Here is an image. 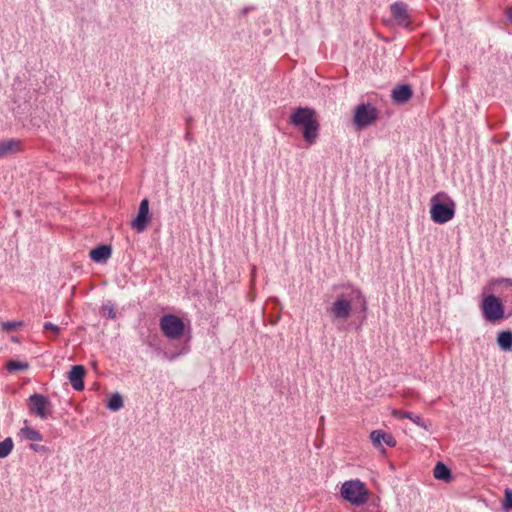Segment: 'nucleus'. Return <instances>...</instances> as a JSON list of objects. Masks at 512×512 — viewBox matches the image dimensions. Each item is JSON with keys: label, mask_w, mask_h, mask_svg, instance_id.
Wrapping results in <instances>:
<instances>
[{"label": "nucleus", "mask_w": 512, "mask_h": 512, "mask_svg": "<svg viewBox=\"0 0 512 512\" xmlns=\"http://www.w3.org/2000/svg\"><path fill=\"white\" fill-rule=\"evenodd\" d=\"M30 449L35 452H45L47 450L45 446L39 444H31Z\"/></svg>", "instance_id": "cd10ccee"}, {"label": "nucleus", "mask_w": 512, "mask_h": 512, "mask_svg": "<svg viewBox=\"0 0 512 512\" xmlns=\"http://www.w3.org/2000/svg\"><path fill=\"white\" fill-rule=\"evenodd\" d=\"M391 13L398 25L408 27L411 23L408 6L403 2H396L391 6Z\"/></svg>", "instance_id": "9d476101"}, {"label": "nucleus", "mask_w": 512, "mask_h": 512, "mask_svg": "<svg viewBox=\"0 0 512 512\" xmlns=\"http://www.w3.org/2000/svg\"><path fill=\"white\" fill-rule=\"evenodd\" d=\"M497 344L503 351H512V331L505 330L498 333Z\"/></svg>", "instance_id": "a211bd4d"}, {"label": "nucleus", "mask_w": 512, "mask_h": 512, "mask_svg": "<svg viewBox=\"0 0 512 512\" xmlns=\"http://www.w3.org/2000/svg\"><path fill=\"white\" fill-rule=\"evenodd\" d=\"M508 19L512 23V10L508 12Z\"/></svg>", "instance_id": "7c9ffc66"}, {"label": "nucleus", "mask_w": 512, "mask_h": 512, "mask_svg": "<svg viewBox=\"0 0 512 512\" xmlns=\"http://www.w3.org/2000/svg\"><path fill=\"white\" fill-rule=\"evenodd\" d=\"M338 291L334 300L326 308V313L333 324L340 328L358 308L365 312L367 300L360 288L352 284H343L333 287Z\"/></svg>", "instance_id": "f257e3e1"}, {"label": "nucleus", "mask_w": 512, "mask_h": 512, "mask_svg": "<svg viewBox=\"0 0 512 512\" xmlns=\"http://www.w3.org/2000/svg\"><path fill=\"white\" fill-rule=\"evenodd\" d=\"M289 122L295 127L302 129L304 141L312 145L319 136L320 124L317 120L316 111L309 107H297L290 115Z\"/></svg>", "instance_id": "f03ea898"}, {"label": "nucleus", "mask_w": 512, "mask_h": 512, "mask_svg": "<svg viewBox=\"0 0 512 512\" xmlns=\"http://www.w3.org/2000/svg\"><path fill=\"white\" fill-rule=\"evenodd\" d=\"M413 95V91L410 85L404 84L395 87L392 90L391 98L396 104H405L407 103Z\"/></svg>", "instance_id": "f8f14e48"}, {"label": "nucleus", "mask_w": 512, "mask_h": 512, "mask_svg": "<svg viewBox=\"0 0 512 512\" xmlns=\"http://www.w3.org/2000/svg\"><path fill=\"white\" fill-rule=\"evenodd\" d=\"M392 415L398 419H404V418L409 419L413 423H415L417 426H419L425 430L428 429V426L426 425L425 421L423 420V418L420 415H416V414H413L412 412H407V411H403L400 409H394L392 411Z\"/></svg>", "instance_id": "4468645a"}, {"label": "nucleus", "mask_w": 512, "mask_h": 512, "mask_svg": "<svg viewBox=\"0 0 512 512\" xmlns=\"http://www.w3.org/2000/svg\"><path fill=\"white\" fill-rule=\"evenodd\" d=\"M370 440L377 448L380 447L382 443H385L390 447H394L396 445L394 437L389 433L383 432L382 430H373L370 433Z\"/></svg>", "instance_id": "ddd939ff"}, {"label": "nucleus", "mask_w": 512, "mask_h": 512, "mask_svg": "<svg viewBox=\"0 0 512 512\" xmlns=\"http://www.w3.org/2000/svg\"><path fill=\"white\" fill-rule=\"evenodd\" d=\"M107 407L112 411H117L123 407V399L119 393H114L108 400Z\"/></svg>", "instance_id": "412c9836"}, {"label": "nucleus", "mask_w": 512, "mask_h": 512, "mask_svg": "<svg viewBox=\"0 0 512 512\" xmlns=\"http://www.w3.org/2000/svg\"><path fill=\"white\" fill-rule=\"evenodd\" d=\"M43 327H44L45 330L53 331L55 335H58L60 333L59 326H57V325H55V324H53L51 322H45Z\"/></svg>", "instance_id": "bb28decb"}, {"label": "nucleus", "mask_w": 512, "mask_h": 512, "mask_svg": "<svg viewBox=\"0 0 512 512\" xmlns=\"http://www.w3.org/2000/svg\"><path fill=\"white\" fill-rule=\"evenodd\" d=\"M186 352H187V349H186V348H184V349L179 353V355H180V354H183V353H186ZM177 356H178V354H176V355H172V356L170 357V360L175 359Z\"/></svg>", "instance_id": "c756f323"}, {"label": "nucleus", "mask_w": 512, "mask_h": 512, "mask_svg": "<svg viewBox=\"0 0 512 512\" xmlns=\"http://www.w3.org/2000/svg\"><path fill=\"white\" fill-rule=\"evenodd\" d=\"M21 150V142L16 139L0 141V158L11 155Z\"/></svg>", "instance_id": "2eb2a0df"}, {"label": "nucleus", "mask_w": 512, "mask_h": 512, "mask_svg": "<svg viewBox=\"0 0 512 512\" xmlns=\"http://www.w3.org/2000/svg\"><path fill=\"white\" fill-rule=\"evenodd\" d=\"M14 443L12 438L7 437L3 441H0V458H6L13 450Z\"/></svg>", "instance_id": "aec40b11"}, {"label": "nucleus", "mask_w": 512, "mask_h": 512, "mask_svg": "<svg viewBox=\"0 0 512 512\" xmlns=\"http://www.w3.org/2000/svg\"><path fill=\"white\" fill-rule=\"evenodd\" d=\"M29 411L41 419H47L51 414V403L48 397L41 394H33L29 397Z\"/></svg>", "instance_id": "6e6552de"}, {"label": "nucleus", "mask_w": 512, "mask_h": 512, "mask_svg": "<svg viewBox=\"0 0 512 512\" xmlns=\"http://www.w3.org/2000/svg\"><path fill=\"white\" fill-rule=\"evenodd\" d=\"M150 219L151 216L149 213V201L148 199H143L140 202L137 216L132 221L131 227L138 233H141L146 230L148 223L150 222Z\"/></svg>", "instance_id": "1a4fd4ad"}, {"label": "nucleus", "mask_w": 512, "mask_h": 512, "mask_svg": "<svg viewBox=\"0 0 512 512\" xmlns=\"http://www.w3.org/2000/svg\"><path fill=\"white\" fill-rule=\"evenodd\" d=\"M433 476L437 480L450 482L452 480L451 470L442 462H438L433 469Z\"/></svg>", "instance_id": "f3484780"}, {"label": "nucleus", "mask_w": 512, "mask_h": 512, "mask_svg": "<svg viewBox=\"0 0 512 512\" xmlns=\"http://www.w3.org/2000/svg\"><path fill=\"white\" fill-rule=\"evenodd\" d=\"M481 311L485 320L495 323L504 318V305L495 295L485 296L481 302Z\"/></svg>", "instance_id": "0eeeda50"}, {"label": "nucleus", "mask_w": 512, "mask_h": 512, "mask_svg": "<svg viewBox=\"0 0 512 512\" xmlns=\"http://www.w3.org/2000/svg\"><path fill=\"white\" fill-rule=\"evenodd\" d=\"M22 322H16V321H7L2 323V329L4 331L10 332L15 330L17 327L21 326Z\"/></svg>", "instance_id": "a878e982"}, {"label": "nucleus", "mask_w": 512, "mask_h": 512, "mask_svg": "<svg viewBox=\"0 0 512 512\" xmlns=\"http://www.w3.org/2000/svg\"><path fill=\"white\" fill-rule=\"evenodd\" d=\"M456 212L455 201L446 193L438 192L430 199V218L436 224L452 220Z\"/></svg>", "instance_id": "7ed1b4c3"}, {"label": "nucleus", "mask_w": 512, "mask_h": 512, "mask_svg": "<svg viewBox=\"0 0 512 512\" xmlns=\"http://www.w3.org/2000/svg\"><path fill=\"white\" fill-rule=\"evenodd\" d=\"M19 435L22 438L29 440V441H42L43 440L42 434L39 431H37L36 429L29 427V426H25V427L21 428Z\"/></svg>", "instance_id": "6ab92c4d"}, {"label": "nucleus", "mask_w": 512, "mask_h": 512, "mask_svg": "<svg viewBox=\"0 0 512 512\" xmlns=\"http://www.w3.org/2000/svg\"><path fill=\"white\" fill-rule=\"evenodd\" d=\"M185 139L189 142L193 140L192 134L190 132H187L185 135Z\"/></svg>", "instance_id": "c85d7f7f"}, {"label": "nucleus", "mask_w": 512, "mask_h": 512, "mask_svg": "<svg viewBox=\"0 0 512 512\" xmlns=\"http://www.w3.org/2000/svg\"><path fill=\"white\" fill-rule=\"evenodd\" d=\"M112 249L108 245H100L90 251V258L97 263L105 262L110 258Z\"/></svg>", "instance_id": "dca6fc26"}, {"label": "nucleus", "mask_w": 512, "mask_h": 512, "mask_svg": "<svg viewBox=\"0 0 512 512\" xmlns=\"http://www.w3.org/2000/svg\"><path fill=\"white\" fill-rule=\"evenodd\" d=\"M494 284L502 285L503 288L507 291L506 299L511 297V301H512V279H509V278L498 279L494 282Z\"/></svg>", "instance_id": "b1692460"}, {"label": "nucleus", "mask_w": 512, "mask_h": 512, "mask_svg": "<svg viewBox=\"0 0 512 512\" xmlns=\"http://www.w3.org/2000/svg\"><path fill=\"white\" fill-rule=\"evenodd\" d=\"M101 315L103 317H107L109 319H115L116 318V312L114 309V305L111 303V301H107L104 303L101 307Z\"/></svg>", "instance_id": "4be33fe9"}, {"label": "nucleus", "mask_w": 512, "mask_h": 512, "mask_svg": "<svg viewBox=\"0 0 512 512\" xmlns=\"http://www.w3.org/2000/svg\"><path fill=\"white\" fill-rule=\"evenodd\" d=\"M341 497L354 506H361L369 499V491L362 481L352 479L345 481L340 488Z\"/></svg>", "instance_id": "20e7f679"}, {"label": "nucleus", "mask_w": 512, "mask_h": 512, "mask_svg": "<svg viewBox=\"0 0 512 512\" xmlns=\"http://www.w3.org/2000/svg\"><path fill=\"white\" fill-rule=\"evenodd\" d=\"M28 364L20 361L11 360L7 362L6 368L9 372L21 371L28 369Z\"/></svg>", "instance_id": "5701e85b"}, {"label": "nucleus", "mask_w": 512, "mask_h": 512, "mask_svg": "<svg viewBox=\"0 0 512 512\" xmlns=\"http://www.w3.org/2000/svg\"><path fill=\"white\" fill-rule=\"evenodd\" d=\"M85 374H86V370H85L84 366H82V365L72 366V368L68 374V379L71 383V386L76 391H81L84 389Z\"/></svg>", "instance_id": "9b49d317"}, {"label": "nucleus", "mask_w": 512, "mask_h": 512, "mask_svg": "<svg viewBox=\"0 0 512 512\" xmlns=\"http://www.w3.org/2000/svg\"><path fill=\"white\" fill-rule=\"evenodd\" d=\"M504 496L505 499L502 504L503 509L506 511L512 510V489L506 488Z\"/></svg>", "instance_id": "393cba45"}, {"label": "nucleus", "mask_w": 512, "mask_h": 512, "mask_svg": "<svg viewBox=\"0 0 512 512\" xmlns=\"http://www.w3.org/2000/svg\"><path fill=\"white\" fill-rule=\"evenodd\" d=\"M159 326L163 335L170 340H178L184 335L185 324L174 314L163 315L159 320Z\"/></svg>", "instance_id": "39448f33"}, {"label": "nucleus", "mask_w": 512, "mask_h": 512, "mask_svg": "<svg viewBox=\"0 0 512 512\" xmlns=\"http://www.w3.org/2000/svg\"><path fill=\"white\" fill-rule=\"evenodd\" d=\"M379 117V111L370 103H361L355 107L353 115V123L358 130H362L375 121Z\"/></svg>", "instance_id": "423d86ee"}]
</instances>
